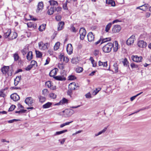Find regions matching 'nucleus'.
Here are the masks:
<instances>
[{
  "label": "nucleus",
  "mask_w": 151,
  "mask_h": 151,
  "mask_svg": "<svg viewBox=\"0 0 151 151\" xmlns=\"http://www.w3.org/2000/svg\"><path fill=\"white\" fill-rule=\"evenodd\" d=\"M121 29V27L119 25H116L114 26L112 29L113 33H117L119 32Z\"/></svg>",
  "instance_id": "6e6552de"
},
{
  "label": "nucleus",
  "mask_w": 151,
  "mask_h": 151,
  "mask_svg": "<svg viewBox=\"0 0 151 151\" xmlns=\"http://www.w3.org/2000/svg\"><path fill=\"white\" fill-rule=\"evenodd\" d=\"M79 59L77 57H73L71 59V62L72 63L76 64L78 63Z\"/></svg>",
  "instance_id": "6ab92c4d"
},
{
  "label": "nucleus",
  "mask_w": 151,
  "mask_h": 151,
  "mask_svg": "<svg viewBox=\"0 0 151 151\" xmlns=\"http://www.w3.org/2000/svg\"><path fill=\"white\" fill-rule=\"evenodd\" d=\"M65 56L61 55H60L59 56V58L60 59L61 61H63L64 59V58Z\"/></svg>",
  "instance_id": "0e129e2a"
},
{
  "label": "nucleus",
  "mask_w": 151,
  "mask_h": 151,
  "mask_svg": "<svg viewBox=\"0 0 151 151\" xmlns=\"http://www.w3.org/2000/svg\"><path fill=\"white\" fill-rule=\"evenodd\" d=\"M141 6H142V7H144V11H145L149 7V5L148 4H145Z\"/></svg>",
  "instance_id": "5fc2aeb1"
},
{
  "label": "nucleus",
  "mask_w": 151,
  "mask_h": 151,
  "mask_svg": "<svg viewBox=\"0 0 151 151\" xmlns=\"http://www.w3.org/2000/svg\"><path fill=\"white\" fill-rule=\"evenodd\" d=\"M61 17L60 15H58L56 16L55 19L57 21H60L61 20Z\"/></svg>",
  "instance_id": "864d4df0"
},
{
  "label": "nucleus",
  "mask_w": 151,
  "mask_h": 151,
  "mask_svg": "<svg viewBox=\"0 0 151 151\" xmlns=\"http://www.w3.org/2000/svg\"><path fill=\"white\" fill-rule=\"evenodd\" d=\"M137 45L140 47L144 48L146 47L147 43L143 40H140L138 42Z\"/></svg>",
  "instance_id": "9b49d317"
},
{
  "label": "nucleus",
  "mask_w": 151,
  "mask_h": 151,
  "mask_svg": "<svg viewBox=\"0 0 151 151\" xmlns=\"http://www.w3.org/2000/svg\"><path fill=\"white\" fill-rule=\"evenodd\" d=\"M68 103V100L65 98H63L62 100L60 101L59 102L56 104L55 105H58L67 104Z\"/></svg>",
  "instance_id": "dca6fc26"
},
{
  "label": "nucleus",
  "mask_w": 151,
  "mask_h": 151,
  "mask_svg": "<svg viewBox=\"0 0 151 151\" xmlns=\"http://www.w3.org/2000/svg\"><path fill=\"white\" fill-rule=\"evenodd\" d=\"M46 24H42L38 28L39 30L40 31H42L45 28Z\"/></svg>",
  "instance_id": "72a5a7b5"
},
{
  "label": "nucleus",
  "mask_w": 151,
  "mask_h": 151,
  "mask_svg": "<svg viewBox=\"0 0 151 151\" xmlns=\"http://www.w3.org/2000/svg\"><path fill=\"white\" fill-rule=\"evenodd\" d=\"M63 8L65 10H68V8L67 6V4L66 2L63 4Z\"/></svg>",
  "instance_id": "13d9d810"
},
{
  "label": "nucleus",
  "mask_w": 151,
  "mask_h": 151,
  "mask_svg": "<svg viewBox=\"0 0 151 151\" xmlns=\"http://www.w3.org/2000/svg\"><path fill=\"white\" fill-rule=\"evenodd\" d=\"M9 67L8 66H4L2 69L1 71L3 74H5L6 73L8 70Z\"/></svg>",
  "instance_id": "a878e982"
},
{
  "label": "nucleus",
  "mask_w": 151,
  "mask_h": 151,
  "mask_svg": "<svg viewBox=\"0 0 151 151\" xmlns=\"http://www.w3.org/2000/svg\"><path fill=\"white\" fill-rule=\"evenodd\" d=\"M114 44L112 43H108L105 45L102 48V49L103 51L105 52L108 53L110 52L111 49L113 47Z\"/></svg>",
  "instance_id": "f257e3e1"
},
{
  "label": "nucleus",
  "mask_w": 151,
  "mask_h": 151,
  "mask_svg": "<svg viewBox=\"0 0 151 151\" xmlns=\"http://www.w3.org/2000/svg\"><path fill=\"white\" fill-rule=\"evenodd\" d=\"M47 90L46 89H44L42 91V94L44 95H45L47 94Z\"/></svg>",
  "instance_id": "69168bd1"
},
{
  "label": "nucleus",
  "mask_w": 151,
  "mask_h": 151,
  "mask_svg": "<svg viewBox=\"0 0 151 151\" xmlns=\"http://www.w3.org/2000/svg\"><path fill=\"white\" fill-rule=\"evenodd\" d=\"M65 138H63V139L61 140H60V139L59 140V141L60 142V143L61 144L63 145L65 141Z\"/></svg>",
  "instance_id": "774afa93"
},
{
  "label": "nucleus",
  "mask_w": 151,
  "mask_h": 151,
  "mask_svg": "<svg viewBox=\"0 0 151 151\" xmlns=\"http://www.w3.org/2000/svg\"><path fill=\"white\" fill-rule=\"evenodd\" d=\"M16 106L14 105H12L11 106L10 108L9 109V111H12L15 108Z\"/></svg>",
  "instance_id": "3c124183"
},
{
  "label": "nucleus",
  "mask_w": 151,
  "mask_h": 151,
  "mask_svg": "<svg viewBox=\"0 0 151 151\" xmlns=\"http://www.w3.org/2000/svg\"><path fill=\"white\" fill-rule=\"evenodd\" d=\"M37 10L40 11L42 9L43 7V4L42 2H40L38 4Z\"/></svg>",
  "instance_id": "cd10ccee"
},
{
  "label": "nucleus",
  "mask_w": 151,
  "mask_h": 151,
  "mask_svg": "<svg viewBox=\"0 0 151 151\" xmlns=\"http://www.w3.org/2000/svg\"><path fill=\"white\" fill-rule=\"evenodd\" d=\"M130 65L132 68H136L138 67V66L137 65L134 63H131Z\"/></svg>",
  "instance_id": "8fccbe9b"
},
{
  "label": "nucleus",
  "mask_w": 151,
  "mask_h": 151,
  "mask_svg": "<svg viewBox=\"0 0 151 151\" xmlns=\"http://www.w3.org/2000/svg\"><path fill=\"white\" fill-rule=\"evenodd\" d=\"M17 36V33L15 32H11L10 36L9 38L10 40H13L16 39Z\"/></svg>",
  "instance_id": "f3484780"
},
{
  "label": "nucleus",
  "mask_w": 151,
  "mask_h": 151,
  "mask_svg": "<svg viewBox=\"0 0 151 151\" xmlns=\"http://www.w3.org/2000/svg\"><path fill=\"white\" fill-rule=\"evenodd\" d=\"M107 128H104L103 130L102 131L99 132L97 134H95V136H97L103 133H104L106 130Z\"/></svg>",
  "instance_id": "4c0bfd02"
},
{
  "label": "nucleus",
  "mask_w": 151,
  "mask_h": 151,
  "mask_svg": "<svg viewBox=\"0 0 151 151\" xmlns=\"http://www.w3.org/2000/svg\"><path fill=\"white\" fill-rule=\"evenodd\" d=\"M64 22H60L58 24V30H61L64 27Z\"/></svg>",
  "instance_id": "a211bd4d"
},
{
  "label": "nucleus",
  "mask_w": 151,
  "mask_h": 151,
  "mask_svg": "<svg viewBox=\"0 0 151 151\" xmlns=\"http://www.w3.org/2000/svg\"><path fill=\"white\" fill-rule=\"evenodd\" d=\"M99 50H95L93 52V54L95 56L98 55L99 54Z\"/></svg>",
  "instance_id": "e2e57ef3"
},
{
  "label": "nucleus",
  "mask_w": 151,
  "mask_h": 151,
  "mask_svg": "<svg viewBox=\"0 0 151 151\" xmlns=\"http://www.w3.org/2000/svg\"><path fill=\"white\" fill-rule=\"evenodd\" d=\"M63 112L65 113V114H66V116L68 117L71 116L74 112L73 110L70 109H66Z\"/></svg>",
  "instance_id": "39448f33"
},
{
  "label": "nucleus",
  "mask_w": 151,
  "mask_h": 151,
  "mask_svg": "<svg viewBox=\"0 0 151 151\" xmlns=\"http://www.w3.org/2000/svg\"><path fill=\"white\" fill-rule=\"evenodd\" d=\"M87 37L89 42H91L94 40V37L92 32H90L88 34Z\"/></svg>",
  "instance_id": "ddd939ff"
},
{
  "label": "nucleus",
  "mask_w": 151,
  "mask_h": 151,
  "mask_svg": "<svg viewBox=\"0 0 151 151\" xmlns=\"http://www.w3.org/2000/svg\"><path fill=\"white\" fill-rule=\"evenodd\" d=\"M114 69L115 70V73H116L118 72V68L117 63L114 64L113 65Z\"/></svg>",
  "instance_id": "58836bf2"
},
{
  "label": "nucleus",
  "mask_w": 151,
  "mask_h": 151,
  "mask_svg": "<svg viewBox=\"0 0 151 151\" xmlns=\"http://www.w3.org/2000/svg\"><path fill=\"white\" fill-rule=\"evenodd\" d=\"M29 51L28 48H25L21 50L22 54L23 55H25Z\"/></svg>",
  "instance_id": "e433bc0d"
},
{
  "label": "nucleus",
  "mask_w": 151,
  "mask_h": 151,
  "mask_svg": "<svg viewBox=\"0 0 151 151\" xmlns=\"http://www.w3.org/2000/svg\"><path fill=\"white\" fill-rule=\"evenodd\" d=\"M76 70L77 73H79L83 71V68L81 67H78L76 68Z\"/></svg>",
  "instance_id": "49530a36"
},
{
  "label": "nucleus",
  "mask_w": 151,
  "mask_h": 151,
  "mask_svg": "<svg viewBox=\"0 0 151 151\" xmlns=\"http://www.w3.org/2000/svg\"><path fill=\"white\" fill-rule=\"evenodd\" d=\"M106 3L109 5H111L112 6H115V1L112 0H106Z\"/></svg>",
  "instance_id": "aec40b11"
},
{
  "label": "nucleus",
  "mask_w": 151,
  "mask_h": 151,
  "mask_svg": "<svg viewBox=\"0 0 151 151\" xmlns=\"http://www.w3.org/2000/svg\"><path fill=\"white\" fill-rule=\"evenodd\" d=\"M27 26L28 27L30 28H34L35 27V25L34 23H33L32 22H29L27 24Z\"/></svg>",
  "instance_id": "de8ad7c7"
},
{
  "label": "nucleus",
  "mask_w": 151,
  "mask_h": 151,
  "mask_svg": "<svg viewBox=\"0 0 151 151\" xmlns=\"http://www.w3.org/2000/svg\"><path fill=\"white\" fill-rule=\"evenodd\" d=\"M66 50L68 53L70 55L72 53L73 48L71 44H68Z\"/></svg>",
  "instance_id": "1a4fd4ad"
},
{
  "label": "nucleus",
  "mask_w": 151,
  "mask_h": 151,
  "mask_svg": "<svg viewBox=\"0 0 151 151\" xmlns=\"http://www.w3.org/2000/svg\"><path fill=\"white\" fill-rule=\"evenodd\" d=\"M11 30L9 29H8L7 31L4 33V36L5 38H7L8 37L9 38V37L10 36V34H11Z\"/></svg>",
  "instance_id": "4be33fe9"
},
{
  "label": "nucleus",
  "mask_w": 151,
  "mask_h": 151,
  "mask_svg": "<svg viewBox=\"0 0 151 151\" xmlns=\"http://www.w3.org/2000/svg\"><path fill=\"white\" fill-rule=\"evenodd\" d=\"M58 70V69L57 68H55L51 70L49 74L50 76L54 78L55 76L57 74V72Z\"/></svg>",
  "instance_id": "4468645a"
},
{
  "label": "nucleus",
  "mask_w": 151,
  "mask_h": 151,
  "mask_svg": "<svg viewBox=\"0 0 151 151\" xmlns=\"http://www.w3.org/2000/svg\"><path fill=\"white\" fill-rule=\"evenodd\" d=\"M11 98L14 101H16L19 100V97L16 93H14L12 94L10 96Z\"/></svg>",
  "instance_id": "f8f14e48"
},
{
  "label": "nucleus",
  "mask_w": 151,
  "mask_h": 151,
  "mask_svg": "<svg viewBox=\"0 0 151 151\" xmlns=\"http://www.w3.org/2000/svg\"><path fill=\"white\" fill-rule=\"evenodd\" d=\"M80 38L81 40H83L86 34V31L83 28H81L79 31Z\"/></svg>",
  "instance_id": "f03ea898"
},
{
  "label": "nucleus",
  "mask_w": 151,
  "mask_h": 151,
  "mask_svg": "<svg viewBox=\"0 0 151 151\" xmlns=\"http://www.w3.org/2000/svg\"><path fill=\"white\" fill-rule=\"evenodd\" d=\"M135 37L134 35H132L127 41V44L128 45H130L133 44L134 41Z\"/></svg>",
  "instance_id": "423d86ee"
},
{
  "label": "nucleus",
  "mask_w": 151,
  "mask_h": 151,
  "mask_svg": "<svg viewBox=\"0 0 151 151\" xmlns=\"http://www.w3.org/2000/svg\"><path fill=\"white\" fill-rule=\"evenodd\" d=\"M122 63H123L124 66H127L128 63V62L127 60V58H125L124 59H122Z\"/></svg>",
  "instance_id": "c9c22d12"
},
{
  "label": "nucleus",
  "mask_w": 151,
  "mask_h": 151,
  "mask_svg": "<svg viewBox=\"0 0 151 151\" xmlns=\"http://www.w3.org/2000/svg\"><path fill=\"white\" fill-rule=\"evenodd\" d=\"M86 97L87 98H90L91 97V94L89 92L87 94H86L85 95Z\"/></svg>",
  "instance_id": "680f3d73"
},
{
  "label": "nucleus",
  "mask_w": 151,
  "mask_h": 151,
  "mask_svg": "<svg viewBox=\"0 0 151 151\" xmlns=\"http://www.w3.org/2000/svg\"><path fill=\"white\" fill-rule=\"evenodd\" d=\"M71 30L73 32H76V29L75 27H74L73 25H72L70 28Z\"/></svg>",
  "instance_id": "052dcab7"
},
{
  "label": "nucleus",
  "mask_w": 151,
  "mask_h": 151,
  "mask_svg": "<svg viewBox=\"0 0 151 151\" xmlns=\"http://www.w3.org/2000/svg\"><path fill=\"white\" fill-rule=\"evenodd\" d=\"M67 130L65 129L60 131L56 132L55 133V134H54V136L60 135L61 134L66 132H67Z\"/></svg>",
  "instance_id": "7c9ffc66"
},
{
  "label": "nucleus",
  "mask_w": 151,
  "mask_h": 151,
  "mask_svg": "<svg viewBox=\"0 0 151 151\" xmlns=\"http://www.w3.org/2000/svg\"><path fill=\"white\" fill-rule=\"evenodd\" d=\"M111 38L110 37L102 39V42L101 44L104 43L107 41H110L111 40Z\"/></svg>",
  "instance_id": "79ce46f5"
},
{
  "label": "nucleus",
  "mask_w": 151,
  "mask_h": 151,
  "mask_svg": "<svg viewBox=\"0 0 151 151\" xmlns=\"http://www.w3.org/2000/svg\"><path fill=\"white\" fill-rule=\"evenodd\" d=\"M32 53L31 51H29L26 56L28 60H30L32 58Z\"/></svg>",
  "instance_id": "412c9836"
},
{
  "label": "nucleus",
  "mask_w": 151,
  "mask_h": 151,
  "mask_svg": "<svg viewBox=\"0 0 151 151\" xmlns=\"http://www.w3.org/2000/svg\"><path fill=\"white\" fill-rule=\"evenodd\" d=\"M51 82L50 81H48L45 83L46 86H47L49 88H50V87H51Z\"/></svg>",
  "instance_id": "09e8293b"
},
{
  "label": "nucleus",
  "mask_w": 151,
  "mask_h": 151,
  "mask_svg": "<svg viewBox=\"0 0 151 151\" xmlns=\"http://www.w3.org/2000/svg\"><path fill=\"white\" fill-rule=\"evenodd\" d=\"M32 65H30L26 67L25 68V69L26 70L29 71V70L32 68Z\"/></svg>",
  "instance_id": "bf43d9fd"
},
{
  "label": "nucleus",
  "mask_w": 151,
  "mask_h": 151,
  "mask_svg": "<svg viewBox=\"0 0 151 151\" xmlns=\"http://www.w3.org/2000/svg\"><path fill=\"white\" fill-rule=\"evenodd\" d=\"M21 78V76H18L16 77V78L14 79V84L16 86L19 82Z\"/></svg>",
  "instance_id": "b1692460"
},
{
  "label": "nucleus",
  "mask_w": 151,
  "mask_h": 151,
  "mask_svg": "<svg viewBox=\"0 0 151 151\" xmlns=\"http://www.w3.org/2000/svg\"><path fill=\"white\" fill-rule=\"evenodd\" d=\"M60 43L59 42H57L56 43L54 46V49L55 50H56L59 48Z\"/></svg>",
  "instance_id": "ea45409f"
},
{
  "label": "nucleus",
  "mask_w": 151,
  "mask_h": 151,
  "mask_svg": "<svg viewBox=\"0 0 151 151\" xmlns=\"http://www.w3.org/2000/svg\"><path fill=\"white\" fill-rule=\"evenodd\" d=\"M115 47H113V50L114 52H116L118 48V43L117 41H115Z\"/></svg>",
  "instance_id": "2f4dec72"
},
{
  "label": "nucleus",
  "mask_w": 151,
  "mask_h": 151,
  "mask_svg": "<svg viewBox=\"0 0 151 151\" xmlns=\"http://www.w3.org/2000/svg\"><path fill=\"white\" fill-rule=\"evenodd\" d=\"M69 60L68 57L65 56L64 58V59L63 61H65L66 63H67L68 62Z\"/></svg>",
  "instance_id": "338daca9"
},
{
  "label": "nucleus",
  "mask_w": 151,
  "mask_h": 151,
  "mask_svg": "<svg viewBox=\"0 0 151 151\" xmlns=\"http://www.w3.org/2000/svg\"><path fill=\"white\" fill-rule=\"evenodd\" d=\"M101 88H96L95 90H94L93 91V93L95 95H96L101 90Z\"/></svg>",
  "instance_id": "37998d69"
},
{
  "label": "nucleus",
  "mask_w": 151,
  "mask_h": 151,
  "mask_svg": "<svg viewBox=\"0 0 151 151\" xmlns=\"http://www.w3.org/2000/svg\"><path fill=\"white\" fill-rule=\"evenodd\" d=\"M8 88L6 87L4 89H2L0 91V97H4L6 96V90Z\"/></svg>",
  "instance_id": "2eb2a0df"
},
{
  "label": "nucleus",
  "mask_w": 151,
  "mask_h": 151,
  "mask_svg": "<svg viewBox=\"0 0 151 151\" xmlns=\"http://www.w3.org/2000/svg\"><path fill=\"white\" fill-rule=\"evenodd\" d=\"M54 78L55 80L58 81H65L66 80L65 78L61 76H55Z\"/></svg>",
  "instance_id": "5701e85b"
},
{
  "label": "nucleus",
  "mask_w": 151,
  "mask_h": 151,
  "mask_svg": "<svg viewBox=\"0 0 151 151\" xmlns=\"http://www.w3.org/2000/svg\"><path fill=\"white\" fill-rule=\"evenodd\" d=\"M73 122V121H71L70 122H66L65 123H63L62 124H61L60 126V128H62L66 125H69L70 123L72 122Z\"/></svg>",
  "instance_id": "a18cd8bd"
},
{
  "label": "nucleus",
  "mask_w": 151,
  "mask_h": 151,
  "mask_svg": "<svg viewBox=\"0 0 151 151\" xmlns=\"http://www.w3.org/2000/svg\"><path fill=\"white\" fill-rule=\"evenodd\" d=\"M76 78V77L73 75H71L69 77V80H73Z\"/></svg>",
  "instance_id": "603ef678"
},
{
  "label": "nucleus",
  "mask_w": 151,
  "mask_h": 151,
  "mask_svg": "<svg viewBox=\"0 0 151 151\" xmlns=\"http://www.w3.org/2000/svg\"><path fill=\"white\" fill-rule=\"evenodd\" d=\"M20 120L19 119H13L12 120H9L8 121V122L10 123H13L15 122H17L18 121H20Z\"/></svg>",
  "instance_id": "6e6d98bb"
},
{
  "label": "nucleus",
  "mask_w": 151,
  "mask_h": 151,
  "mask_svg": "<svg viewBox=\"0 0 151 151\" xmlns=\"http://www.w3.org/2000/svg\"><path fill=\"white\" fill-rule=\"evenodd\" d=\"M112 23H109L106 26L105 30L106 32H107L109 31L112 25Z\"/></svg>",
  "instance_id": "f704fd0d"
},
{
  "label": "nucleus",
  "mask_w": 151,
  "mask_h": 151,
  "mask_svg": "<svg viewBox=\"0 0 151 151\" xmlns=\"http://www.w3.org/2000/svg\"><path fill=\"white\" fill-rule=\"evenodd\" d=\"M13 57L15 61H17L19 60V56L17 53H15L14 54Z\"/></svg>",
  "instance_id": "a19ab883"
},
{
  "label": "nucleus",
  "mask_w": 151,
  "mask_h": 151,
  "mask_svg": "<svg viewBox=\"0 0 151 151\" xmlns=\"http://www.w3.org/2000/svg\"><path fill=\"white\" fill-rule=\"evenodd\" d=\"M54 10L55 9H54V7H51L47 11L48 14L50 15L54 13Z\"/></svg>",
  "instance_id": "bb28decb"
},
{
  "label": "nucleus",
  "mask_w": 151,
  "mask_h": 151,
  "mask_svg": "<svg viewBox=\"0 0 151 151\" xmlns=\"http://www.w3.org/2000/svg\"><path fill=\"white\" fill-rule=\"evenodd\" d=\"M131 58L133 61L137 63L141 62L142 59V56L138 57L137 55H132Z\"/></svg>",
  "instance_id": "7ed1b4c3"
},
{
  "label": "nucleus",
  "mask_w": 151,
  "mask_h": 151,
  "mask_svg": "<svg viewBox=\"0 0 151 151\" xmlns=\"http://www.w3.org/2000/svg\"><path fill=\"white\" fill-rule=\"evenodd\" d=\"M37 63L36 61L34 60H32L31 61L30 65H32V67L33 66L35 65H37Z\"/></svg>",
  "instance_id": "4d7b16f0"
},
{
  "label": "nucleus",
  "mask_w": 151,
  "mask_h": 151,
  "mask_svg": "<svg viewBox=\"0 0 151 151\" xmlns=\"http://www.w3.org/2000/svg\"><path fill=\"white\" fill-rule=\"evenodd\" d=\"M39 47L40 49L45 50L47 49L48 46L49 44L48 43H46L44 44L42 42H40L39 43Z\"/></svg>",
  "instance_id": "20e7f679"
},
{
  "label": "nucleus",
  "mask_w": 151,
  "mask_h": 151,
  "mask_svg": "<svg viewBox=\"0 0 151 151\" xmlns=\"http://www.w3.org/2000/svg\"><path fill=\"white\" fill-rule=\"evenodd\" d=\"M52 104L51 103L48 102L42 106V108L44 109L48 108L51 106Z\"/></svg>",
  "instance_id": "c85d7f7f"
},
{
  "label": "nucleus",
  "mask_w": 151,
  "mask_h": 151,
  "mask_svg": "<svg viewBox=\"0 0 151 151\" xmlns=\"http://www.w3.org/2000/svg\"><path fill=\"white\" fill-rule=\"evenodd\" d=\"M39 99V101L41 103H43L46 100V98L45 97L42 96H39L38 97Z\"/></svg>",
  "instance_id": "473e14b6"
},
{
  "label": "nucleus",
  "mask_w": 151,
  "mask_h": 151,
  "mask_svg": "<svg viewBox=\"0 0 151 151\" xmlns=\"http://www.w3.org/2000/svg\"><path fill=\"white\" fill-rule=\"evenodd\" d=\"M50 4L51 6H57L58 5V3L57 1L54 0H51L49 1Z\"/></svg>",
  "instance_id": "c756f323"
},
{
  "label": "nucleus",
  "mask_w": 151,
  "mask_h": 151,
  "mask_svg": "<svg viewBox=\"0 0 151 151\" xmlns=\"http://www.w3.org/2000/svg\"><path fill=\"white\" fill-rule=\"evenodd\" d=\"M35 52L37 57L40 58L42 57V53L40 51H39L36 50Z\"/></svg>",
  "instance_id": "c03bdc74"
},
{
  "label": "nucleus",
  "mask_w": 151,
  "mask_h": 151,
  "mask_svg": "<svg viewBox=\"0 0 151 151\" xmlns=\"http://www.w3.org/2000/svg\"><path fill=\"white\" fill-rule=\"evenodd\" d=\"M78 86H76L75 83H70L69 85L68 88L71 90H77L78 88Z\"/></svg>",
  "instance_id": "9d476101"
},
{
  "label": "nucleus",
  "mask_w": 151,
  "mask_h": 151,
  "mask_svg": "<svg viewBox=\"0 0 151 151\" xmlns=\"http://www.w3.org/2000/svg\"><path fill=\"white\" fill-rule=\"evenodd\" d=\"M34 101L31 97L27 98L25 100V102L26 104L29 106H32V103L34 102Z\"/></svg>",
  "instance_id": "0eeeda50"
},
{
  "label": "nucleus",
  "mask_w": 151,
  "mask_h": 151,
  "mask_svg": "<svg viewBox=\"0 0 151 151\" xmlns=\"http://www.w3.org/2000/svg\"><path fill=\"white\" fill-rule=\"evenodd\" d=\"M98 65L99 66H103L104 67H106L107 66V62H103L99 61L98 62Z\"/></svg>",
  "instance_id": "393cba45"
}]
</instances>
